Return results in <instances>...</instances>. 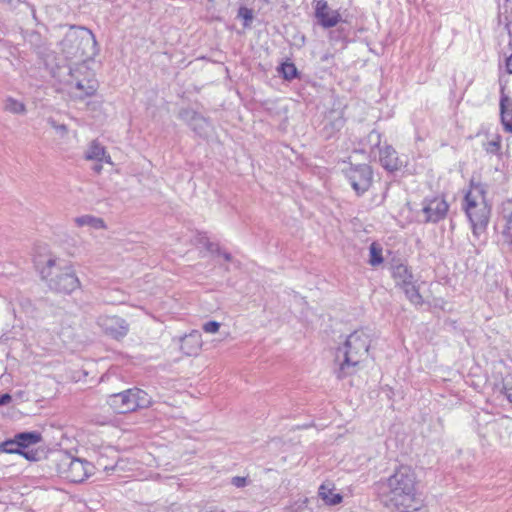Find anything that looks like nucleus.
Masks as SVG:
<instances>
[{
	"mask_svg": "<svg viewBox=\"0 0 512 512\" xmlns=\"http://www.w3.org/2000/svg\"><path fill=\"white\" fill-rule=\"evenodd\" d=\"M0 2L7 4L11 8H18L19 6H25L31 10L32 16L36 17V10L33 6H30L28 3H25L21 0H0Z\"/></svg>",
	"mask_w": 512,
	"mask_h": 512,
	"instance_id": "nucleus-29",
	"label": "nucleus"
},
{
	"mask_svg": "<svg viewBox=\"0 0 512 512\" xmlns=\"http://www.w3.org/2000/svg\"><path fill=\"white\" fill-rule=\"evenodd\" d=\"M21 449H27L42 441V435L37 431L21 432L15 435Z\"/></svg>",
	"mask_w": 512,
	"mask_h": 512,
	"instance_id": "nucleus-21",
	"label": "nucleus"
},
{
	"mask_svg": "<svg viewBox=\"0 0 512 512\" xmlns=\"http://www.w3.org/2000/svg\"><path fill=\"white\" fill-rule=\"evenodd\" d=\"M69 76L67 84L71 90H75L74 93L79 98L92 96L98 89V82L93 71L84 62L70 68Z\"/></svg>",
	"mask_w": 512,
	"mask_h": 512,
	"instance_id": "nucleus-7",
	"label": "nucleus"
},
{
	"mask_svg": "<svg viewBox=\"0 0 512 512\" xmlns=\"http://www.w3.org/2000/svg\"><path fill=\"white\" fill-rule=\"evenodd\" d=\"M370 258L369 264L371 266H378L383 262L382 248L377 243H372L369 247Z\"/></svg>",
	"mask_w": 512,
	"mask_h": 512,
	"instance_id": "nucleus-26",
	"label": "nucleus"
},
{
	"mask_svg": "<svg viewBox=\"0 0 512 512\" xmlns=\"http://www.w3.org/2000/svg\"><path fill=\"white\" fill-rule=\"evenodd\" d=\"M377 158L381 166L389 172L398 170L402 165L395 149L386 143H384L383 147L379 150Z\"/></svg>",
	"mask_w": 512,
	"mask_h": 512,
	"instance_id": "nucleus-14",
	"label": "nucleus"
},
{
	"mask_svg": "<svg viewBox=\"0 0 512 512\" xmlns=\"http://www.w3.org/2000/svg\"><path fill=\"white\" fill-rule=\"evenodd\" d=\"M464 210L471 223L473 235L479 238L487 229L491 206L486 200V189L481 183L470 182L465 194Z\"/></svg>",
	"mask_w": 512,
	"mask_h": 512,
	"instance_id": "nucleus-3",
	"label": "nucleus"
},
{
	"mask_svg": "<svg viewBox=\"0 0 512 512\" xmlns=\"http://www.w3.org/2000/svg\"><path fill=\"white\" fill-rule=\"evenodd\" d=\"M40 273L50 290L56 293L70 294L80 287V281L72 266L60 258L49 257Z\"/></svg>",
	"mask_w": 512,
	"mask_h": 512,
	"instance_id": "nucleus-4",
	"label": "nucleus"
},
{
	"mask_svg": "<svg viewBox=\"0 0 512 512\" xmlns=\"http://www.w3.org/2000/svg\"><path fill=\"white\" fill-rule=\"evenodd\" d=\"M222 256L224 257V259H225L226 261H231V260H232V256H231V254H230V253H228V252H223V253H222Z\"/></svg>",
	"mask_w": 512,
	"mask_h": 512,
	"instance_id": "nucleus-42",
	"label": "nucleus"
},
{
	"mask_svg": "<svg viewBox=\"0 0 512 512\" xmlns=\"http://www.w3.org/2000/svg\"><path fill=\"white\" fill-rule=\"evenodd\" d=\"M507 234L510 236L512 241V212L510 213L508 220H507V226H506Z\"/></svg>",
	"mask_w": 512,
	"mask_h": 512,
	"instance_id": "nucleus-37",
	"label": "nucleus"
},
{
	"mask_svg": "<svg viewBox=\"0 0 512 512\" xmlns=\"http://www.w3.org/2000/svg\"><path fill=\"white\" fill-rule=\"evenodd\" d=\"M61 473L72 483H81L93 474L92 463L66 455L60 464Z\"/></svg>",
	"mask_w": 512,
	"mask_h": 512,
	"instance_id": "nucleus-8",
	"label": "nucleus"
},
{
	"mask_svg": "<svg viewBox=\"0 0 512 512\" xmlns=\"http://www.w3.org/2000/svg\"><path fill=\"white\" fill-rule=\"evenodd\" d=\"M48 123L51 125L52 128L60 132L62 135L67 134L68 128L65 124H58L53 118H49Z\"/></svg>",
	"mask_w": 512,
	"mask_h": 512,
	"instance_id": "nucleus-32",
	"label": "nucleus"
},
{
	"mask_svg": "<svg viewBox=\"0 0 512 512\" xmlns=\"http://www.w3.org/2000/svg\"><path fill=\"white\" fill-rule=\"evenodd\" d=\"M97 325L106 335L117 340L129 332V324L119 316L101 315L97 318Z\"/></svg>",
	"mask_w": 512,
	"mask_h": 512,
	"instance_id": "nucleus-10",
	"label": "nucleus"
},
{
	"mask_svg": "<svg viewBox=\"0 0 512 512\" xmlns=\"http://www.w3.org/2000/svg\"><path fill=\"white\" fill-rule=\"evenodd\" d=\"M202 346L201 334L198 331H192L190 334L182 338L181 350L186 355H196Z\"/></svg>",
	"mask_w": 512,
	"mask_h": 512,
	"instance_id": "nucleus-17",
	"label": "nucleus"
},
{
	"mask_svg": "<svg viewBox=\"0 0 512 512\" xmlns=\"http://www.w3.org/2000/svg\"><path fill=\"white\" fill-rule=\"evenodd\" d=\"M418 485L414 469L402 465L392 475L377 483L378 498L388 509L410 512L417 509L419 503Z\"/></svg>",
	"mask_w": 512,
	"mask_h": 512,
	"instance_id": "nucleus-1",
	"label": "nucleus"
},
{
	"mask_svg": "<svg viewBox=\"0 0 512 512\" xmlns=\"http://www.w3.org/2000/svg\"><path fill=\"white\" fill-rule=\"evenodd\" d=\"M75 223L78 227L90 226L94 229H105L106 225L102 218L94 217L91 215H83L75 218Z\"/></svg>",
	"mask_w": 512,
	"mask_h": 512,
	"instance_id": "nucleus-23",
	"label": "nucleus"
},
{
	"mask_svg": "<svg viewBox=\"0 0 512 512\" xmlns=\"http://www.w3.org/2000/svg\"><path fill=\"white\" fill-rule=\"evenodd\" d=\"M346 175L350 181L352 188L358 195L366 192L372 183V170L367 164H361L355 167H350Z\"/></svg>",
	"mask_w": 512,
	"mask_h": 512,
	"instance_id": "nucleus-9",
	"label": "nucleus"
},
{
	"mask_svg": "<svg viewBox=\"0 0 512 512\" xmlns=\"http://www.w3.org/2000/svg\"><path fill=\"white\" fill-rule=\"evenodd\" d=\"M315 16L324 28L334 27L341 20V15L337 11L331 10L325 0L317 2Z\"/></svg>",
	"mask_w": 512,
	"mask_h": 512,
	"instance_id": "nucleus-12",
	"label": "nucleus"
},
{
	"mask_svg": "<svg viewBox=\"0 0 512 512\" xmlns=\"http://www.w3.org/2000/svg\"><path fill=\"white\" fill-rule=\"evenodd\" d=\"M500 112L505 131L512 132V101L505 95L500 100Z\"/></svg>",
	"mask_w": 512,
	"mask_h": 512,
	"instance_id": "nucleus-19",
	"label": "nucleus"
},
{
	"mask_svg": "<svg viewBox=\"0 0 512 512\" xmlns=\"http://www.w3.org/2000/svg\"><path fill=\"white\" fill-rule=\"evenodd\" d=\"M151 403L152 400L148 393L136 387L111 394L107 398V404L118 414L144 409L149 407Z\"/></svg>",
	"mask_w": 512,
	"mask_h": 512,
	"instance_id": "nucleus-6",
	"label": "nucleus"
},
{
	"mask_svg": "<svg viewBox=\"0 0 512 512\" xmlns=\"http://www.w3.org/2000/svg\"><path fill=\"white\" fill-rule=\"evenodd\" d=\"M333 490V485L330 483H324L319 487V496L328 505H336L342 501V496L334 493Z\"/></svg>",
	"mask_w": 512,
	"mask_h": 512,
	"instance_id": "nucleus-20",
	"label": "nucleus"
},
{
	"mask_svg": "<svg viewBox=\"0 0 512 512\" xmlns=\"http://www.w3.org/2000/svg\"><path fill=\"white\" fill-rule=\"evenodd\" d=\"M180 118L188 123L192 130L199 136H204L208 132V121L197 112L189 109L182 110L179 114Z\"/></svg>",
	"mask_w": 512,
	"mask_h": 512,
	"instance_id": "nucleus-13",
	"label": "nucleus"
},
{
	"mask_svg": "<svg viewBox=\"0 0 512 512\" xmlns=\"http://www.w3.org/2000/svg\"><path fill=\"white\" fill-rule=\"evenodd\" d=\"M92 169L95 173L99 174L102 171V165L100 164V162H97V164H95Z\"/></svg>",
	"mask_w": 512,
	"mask_h": 512,
	"instance_id": "nucleus-41",
	"label": "nucleus"
},
{
	"mask_svg": "<svg viewBox=\"0 0 512 512\" xmlns=\"http://www.w3.org/2000/svg\"><path fill=\"white\" fill-rule=\"evenodd\" d=\"M240 15H242L245 19H252V15L248 9H240Z\"/></svg>",
	"mask_w": 512,
	"mask_h": 512,
	"instance_id": "nucleus-39",
	"label": "nucleus"
},
{
	"mask_svg": "<svg viewBox=\"0 0 512 512\" xmlns=\"http://www.w3.org/2000/svg\"><path fill=\"white\" fill-rule=\"evenodd\" d=\"M362 149L369 153L373 159L377 158L379 150L383 147L381 134L377 130H372L361 141Z\"/></svg>",
	"mask_w": 512,
	"mask_h": 512,
	"instance_id": "nucleus-16",
	"label": "nucleus"
},
{
	"mask_svg": "<svg viewBox=\"0 0 512 512\" xmlns=\"http://www.w3.org/2000/svg\"><path fill=\"white\" fill-rule=\"evenodd\" d=\"M19 454L24 456L27 460H30V461H37L39 459L38 451H34V450L21 449V452H19Z\"/></svg>",
	"mask_w": 512,
	"mask_h": 512,
	"instance_id": "nucleus-33",
	"label": "nucleus"
},
{
	"mask_svg": "<svg viewBox=\"0 0 512 512\" xmlns=\"http://www.w3.org/2000/svg\"><path fill=\"white\" fill-rule=\"evenodd\" d=\"M500 149V144L497 141H491L488 144L487 151L491 153H496Z\"/></svg>",
	"mask_w": 512,
	"mask_h": 512,
	"instance_id": "nucleus-35",
	"label": "nucleus"
},
{
	"mask_svg": "<svg viewBox=\"0 0 512 512\" xmlns=\"http://www.w3.org/2000/svg\"><path fill=\"white\" fill-rule=\"evenodd\" d=\"M248 483V479L246 477L235 476L231 479V484L237 488L245 487Z\"/></svg>",
	"mask_w": 512,
	"mask_h": 512,
	"instance_id": "nucleus-34",
	"label": "nucleus"
},
{
	"mask_svg": "<svg viewBox=\"0 0 512 512\" xmlns=\"http://www.w3.org/2000/svg\"><path fill=\"white\" fill-rule=\"evenodd\" d=\"M3 109L4 111L15 115H25L27 112L25 103L13 97H7L4 100Z\"/></svg>",
	"mask_w": 512,
	"mask_h": 512,
	"instance_id": "nucleus-22",
	"label": "nucleus"
},
{
	"mask_svg": "<svg viewBox=\"0 0 512 512\" xmlns=\"http://www.w3.org/2000/svg\"><path fill=\"white\" fill-rule=\"evenodd\" d=\"M62 52L67 58H90L97 53V42L91 30L70 26L60 42Z\"/></svg>",
	"mask_w": 512,
	"mask_h": 512,
	"instance_id": "nucleus-5",
	"label": "nucleus"
},
{
	"mask_svg": "<svg viewBox=\"0 0 512 512\" xmlns=\"http://www.w3.org/2000/svg\"><path fill=\"white\" fill-rule=\"evenodd\" d=\"M220 328V323L217 321H209L203 324L202 329L206 333H217Z\"/></svg>",
	"mask_w": 512,
	"mask_h": 512,
	"instance_id": "nucleus-31",
	"label": "nucleus"
},
{
	"mask_svg": "<svg viewBox=\"0 0 512 512\" xmlns=\"http://www.w3.org/2000/svg\"><path fill=\"white\" fill-rule=\"evenodd\" d=\"M12 400V397L10 394L5 393L0 396V406L6 405L10 403Z\"/></svg>",
	"mask_w": 512,
	"mask_h": 512,
	"instance_id": "nucleus-36",
	"label": "nucleus"
},
{
	"mask_svg": "<svg viewBox=\"0 0 512 512\" xmlns=\"http://www.w3.org/2000/svg\"><path fill=\"white\" fill-rule=\"evenodd\" d=\"M448 209L449 205L441 197L425 199L422 208V212L424 214V221L437 223L446 217Z\"/></svg>",
	"mask_w": 512,
	"mask_h": 512,
	"instance_id": "nucleus-11",
	"label": "nucleus"
},
{
	"mask_svg": "<svg viewBox=\"0 0 512 512\" xmlns=\"http://www.w3.org/2000/svg\"><path fill=\"white\" fill-rule=\"evenodd\" d=\"M392 276L395 280L396 286L404 287L413 282V275L408 266L399 264L393 267Z\"/></svg>",
	"mask_w": 512,
	"mask_h": 512,
	"instance_id": "nucleus-18",
	"label": "nucleus"
},
{
	"mask_svg": "<svg viewBox=\"0 0 512 512\" xmlns=\"http://www.w3.org/2000/svg\"><path fill=\"white\" fill-rule=\"evenodd\" d=\"M84 158L87 161L106 162L111 164V157L107 154L105 147L100 144L97 140H93L88 145Z\"/></svg>",
	"mask_w": 512,
	"mask_h": 512,
	"instance_id": "nucleus-15",
	"label": "nucleus"
},
{
	"mask_svg": "<svg viewBox=\"0 0 512 512\" xmlns=\"http://www.w3.org/2000/svg\"><path fill=\"white\" fill-rule=\"evenodd\" d=\"M403 292L405 293L407 299L416 306H421L423 304V298L419 293L418 288L416 287L414 281L409 283L407 286L401 287Z\"/></svg>",
	"mask_w": 512,
	"mask_h": 512,
	"instance_id": "nucleus-24",
	"label": "nucleus"
},
{
	"mask_svg": "<svg viewBox=\"0 0 512 512\" xmlns=\"http://www.w3.org/2000/svg\"><path fill=\"white\" fill-rule=\"evenodd\" d=\"M280 72L285 80H293L297 77L298 72L293 63H283L280 67Z\"/></svg>",
	"mask_w": 512,
	"mask_h": 512,
	"instance_id": "nucleus-28",
	"label": "nucleus"
},
{
	"mask_svg": "<svg viewBox=\"0 0 512 512\" xmlns=\"http://www.w3.org/2000/svg\"><path fill=\"white\" fill-rule=\"evenodd\" d=\"M371 343V336L365 330L351 333L344 345L336 352L339 368L336 371L338 379H344L356 373L358 365L366 358Z\"/></svg>",
	"mask_w": 512,
	"mask_h": 512,
	"instance_id": "nucleus-2",
	"label": "nucleus"
},
{
	"mask_svg": "<svg viewBox=\"0 0 512 512\" xmlns=\"http://www.w3.org/2000/svg\"><path fill=\"white\" fill-rule=\"evenodd\" d=\"M503 392L509 402L512 403V375L507 376L503 381Z\"/></svg>",
	"mask_w": 512,
	"mask_h": 512,
	"instance_id": "nucleus-30",
	"label": "nucleus"
},
{
	"mask_svg": "<svg viewBox=\"0 0 512 512\" xmlns=\"http://www.w3.org/2000/svg\"><path fill=\"white\" fill-rule=\"evenodd\" d=\"M26 41L37 50L41 52L45 48V40L41 34L37 31H31L26 35Z\"/></svg>",
	"mask_w": 512,
	"mask_h": 512,
	"instance_id": "nucleus-25",
	"label": "nucleus"
},
{
	"mask_svg": "<svg viewBox=\"0 0 512 512\" xmlns=\"http://www.w3.org/2000/svg\"><path fill=\"white\" fill-rule=\"evenodd\" d=\"M506 69L509 74H512V54L506 59Z\"/></svg>",
	"mask_w": 512,
	"mask_h": 512,
	"instance_id": "nucleus-38",
	"label": "nucleus"
},
{
	"mask_svg": "<svg viewBox=\"0 0 512 512\" xmlns=\"http://www.w3.org/2000/svg\"><path fill=\"white\" fill-rule=\"evenodd\" d=\"M207 249L211 252L217 251L218 253H220L218 246L213 243H207Z\"/></svg>",
	"mask_w": 512,
	"mask_h": 512,
	"instance_id": "nucleus-40",
	"label": "nucleus"
},
{
	"mask_svg": "<svg viewBox=\"0 0 512 512\" xmlns=\"http://www.w3.org/2000/svg\"><path fill=\"white\" fill-rule=\"evenodd\" d=\"M0 452L9 453V454H12V453L19 454V452H21V448H20L19 442L16 439V436H14L13 439H8V440L0 443Z\"/></svg>",
	"mask_w": 512,
	"mask_h": 512,
	"instance_id": "nucleus-27",
	"label": "nucleus"
}]
</instances>
